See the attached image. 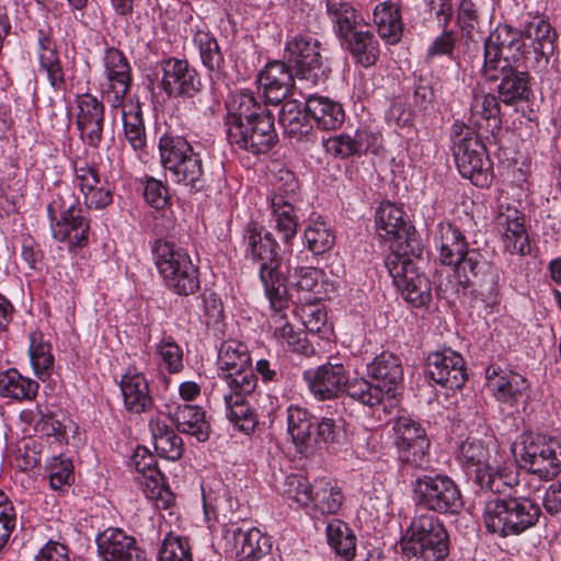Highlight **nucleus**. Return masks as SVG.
I'll list each match as a JSON object with an SVG mask.
<instances>
[{
  "label": "nucleus",
  "instance_id": "f257e3e1",
  "mask_svg": "<svg viewBox=\"0 0 561 561\" xmlns=\"http://www.w3.org/2000/svg\"><path fill=\"white\" fill-rule=\"evenodd\" d=\"M523 57L520 34L507 24L497 25L484 42L482 76L490 82L500 81L499 99L506 105L527 101L531 93L528 73L514 66Z\"/></svg>",
  "mask_w": 561,
  "mask_h": 561
},
{
  "label": "nucleus",
  "instance_id": "f03ea898",
  "mask_svg": "<svg viewBox=\"0 0 561 561\" xmlns=\"http://www.w3.org/2000/svg\"><path fill=\"white\" fill-rule=\"evenodd\" d=\"M225 126L228 141L253 154L266 153L277 141L273 115L251 91L231 94Z\"/></svg>",
  "mask_w": 561,
  "mask_h": 561
},
{
  "label": "nucleus",
  "instance_id": "7ed1b4c3",
  "mask_svg": "<svg viewBox=\"0 0 561 561\" xmlns=\"http://www.w3.org/2000/svg\"><path fill=\"white\" fill-rule=\"evenodd\" d=\"M51 236L69 250L85 247L89 241L90 218L80 204V197L68 185H59L47 205Z\"/></svg>",
  "mask_w": 561,
  "mask_h": 561
},
{
  "label": "nucleus",
  "instance_id": "20e7f679",
  "mask_svg": "<svg viewBox=\"0 0 561 561\" xmlns=\"http://www.w3.org/2000/svg\"><path fill=\"white\" fill-rule=\"evenodd\" d=\"M488 134L474 130L465 122L455 121L450 127V150L460 175L476 186L488 187L493 181L492 163L482 138Z\"/></svg>",
  "mask_w": 561,
  "mask_h": 561
},
{
  "label": "nucleus",
  "instance_id": "39448f33",
  "mask_svg": "<svg viewBox=\"0 0 561 561\" xmlns=\"http://www.w3.org/2000/svg\"><path fill=\"white\" fill-rule=\"evenodd\" d=\"M540 515V506L530 497L494 496L485 500L482 517L489 533L505 538L534 527Z\"/></svg>",
  "mask_w": 561,
  "mask_h": 561
},
{
  "label": "nucleus",
  "instance_id": "423d86ee",
  "mask_svg": "<svg viewBox=\"0 0 561 561\" xmlns=\"http://www.w3.org/2000/svg\"><path fill=\"white\" fill-rule=\"evenodd\" d=\"M154 265L168 289L188 296L199 289L198 268L188 252L174 243L157 239L151 247Z\"/></svg>",
  "mask_w": 561,
  "mask_h": 561
},
{
  "label": "nucleus",
  "instance_id": "0eeeda50",
  "mask_svg": "<svg viewBox=\"0 0 561 561\" xmlns=\"http://www.w3.org/2000/svg\"><path fill=\"white\" fill-rule=\"evenodd\" d=\"M158 148L161 164L175 183L195 192L204 188L203 160L187 139L165 133L160 137Z\"/></svg>",
  "mask_w": 561,
  "mask_h": 561
},
{
  "label": "nucleus",
  "instance_id": "6e6552de",
  "mask_svg": "<svg viewBox=\"0 0 561 561\" xmlns=\"http://www.w3.org/2000/svg\"><path fill=\"white\" fill-rule=\"evenodd\" d=\"M245 257L259 262V279L264 296L287 289L285 277L280 271L282 259L277 253L278 243L271 232L262 236V229L255 221H250L243 230Z\"/></svg>",
  "mask_w": 561,
  "mask_h": 561
},
{
  "label": "nucleus",
  "instance_id": "1a4fd4ad",
  "mask_svg": "<svg viewBox=\"0 0 561 561\" xmlns=\"http://www.w3.org/2000/svg\"><path fill=\"white\" fill-rule=\"evenodd\" d=\"M401 545L408 556L421 557L425 561H443L450 549L444 523L432 514L414 516L401 538Z\"/></svg>",
  "mask_w": 561,
  "mask_h": 561
},
{
  "label": "nucleus",
  "instance_id": "9d476101",
  "mask_svg": "<svg viewBox=\"0 0 561 561\" xmlns=\"http://www.w3.org/2000/svg\"><path fill=\"white\" fill-rule=\"evenodd\" d=\"M412 493L417 507L438 514L454 515L463 506L458 484L446 473L428 472L416 477Z\"/></svg>",
  "mask_w": 561,
  "mask_h": 561
},
{
  "label": "nucleus",
  "instance_id": "9b49d317",
  "mask_svg": "<svg viewBox=\"0 0 561 561\" xmlns=\"http://www.w3.org/2000/svg\"><path fill=\"white\" fill-rule=\"evenodd\" d=\"M385 266L401 297L411 308L428 307L432 301L431 280L425 274L419 272L410 255L391 250L385 259Z\"/></svg>",
  "mask_w": 561,
  "mask_h": 561
},
{
  "label": "nucleus",
  "instance_id": "f8f14e48",
  "mask_svg": "<svg viewBox=\"0 0 561 561\" xmlns=\"http://www.w3.org/2000/svg\"><path fill=\"white\" fill-rule=\"evenodd\" d=\"M285 57L295 68L298 83L316 87L324 83L331 68L323 60L320 43L309 34H296L286 41Z\"/></svg>",
  "mask_w": 561,
  "mask_h": 561
},
{
  "label": "nucleus",
  "instance_id": "ddd939ff",
  "mask_svg": "<svg viewBox=\"0 0 561 561\" xmlns=\"http://www.w3.org/2000/svg\"><path fill=\"white\" fill-rule=\"evenodd\" d=\"M515 457L523 469L549 481L561 473V443L542 435L523 436L515 448Z\"/></svg>",
  "mask_w": 561,
  "mask_h": 561
},
{
  "label": "nucleus",
  "instance_id": "4468645a",
  "mask_svg": "<svg viewBox=\"0 0 561 561\" xmlns=\"http://www.w3.org/2000/svg\"><path fill=\"white\" fill-rule=\"evenodd\" d=\"M270 304L268 329L272 337L285 352L296 353L309 356L314 350L309 343L305 332L295 330L288 319V293L282 289L276 293L265 295Z\"/></svg>",
  "mask_w": 561,
  "mask_h": 561
},
{
  "label": "nucleus",
  "instance_id": "2eb2a0df",
  "mask_svg": "<svg viewBox=\"0 0 561 561\" xmlns=\"http://www.w3.org/2000/svg\"><path fill=\"white\" fill-rule=\"evenodd\" d=\"M160 89L171 99H192L203 89L199 72L186 59L168 57L160 61Z\"/></svg>",
  "mask_w": 561,
  "mask_h": 561
},
{
  "label": "nucleus",
  "instance_id": "dca6fc26",
  "mask_svg": "<svg viewBox=\"0 0 561 561\" xmlns=\"http://www.w3.org/2000/svg\"><path fill=\"white\" fill-rule=\"evenodd\" d=\"M103 66L106 78L103 96L111 107L119 108L131 88V68L124 54L114 47L105 49Z\"/></svg>",
  "mask_w": 561,
  "mask_h": 561
},
{
  "label": "nucleus",
  "instance_id": "f3484780",
  "mask_svg": "<svg viewBox=\"0 0 561 561\" xmlns=\"http://www.w3.org/2000/svg\"><path fill=\"white\" fill-rule=\"evenodd\" d=\"M347 370L341 363L328 362L302 373L309 392L319 401L339 398L347 387Z\"/></svg>",
  "mask_w": 561,
  "mask_h": 561
},
{
  "label": "nucleus",
  "instance_id": "a211bd4d",
  "mask_svg": "<svg viewBox=\"0 0 561 561\" xmlns=\"http://www.w3.org/2000/svg\"><path fill=\"white\" fill-rule=\"evenodd\" d=\"M485 385L496 402L510 408L517 405L529 388L526 377L495 364L485 368Z\"/></svg>",
  "mask_w": 561,
  "mask_h": 561
},
{
  "label": "nucleus",
  "instance_id": "6ab92c4d",
  "mask_svg": "<svg viewBox=\"0 0 561 561\" xmlns=\"http://www.w3.org/2000/svg\"><path fill=\"white\" fill-rule=\"evenodd\" d=\"M222 536L230 546V551L247 561H259L271 553L272 537L256 527L243 529L239 526H225Z\"/></svg>",
  "mask_w": 561,
  "mask_h": 561
},
{
  "label": "nucleus",
  "instance_id": "aec40b11",
  "mask_svg": "<svg viewBox=\"0 0 561 561\" xmlns=\"http://www.w3.org/2000/svg\"><path fill=\"white\" fill-rule=\"evenodd\" d=\"M297 82L291 69L280 60L267 62L257 76V83L266 102L273 104H278L295 90H299V93L305 95L302 90L307 87L302 83L297 85Z\"/></svg>",
  "mask_w": 561,
  "mask_h": 561
},
{
  "label": "nucleus",
  "instance_id": "412c9836",
  "mask_svg": "<svg viewBox=\"0 0 561 561\" xmlns=\"http://www.w3.org/2000/svg\"><path fill=\"white\" fill-rule=\"evenodd\" d=\"M426 367L428 378L444 388L460 389L467 378L462 356L451 348L430 354Z\"/></svg>",
  "mask_w": 561,
  "mask_h": 561
},
{
  "label": "nucleus",
  "instance_id": "4be33fe9",
  "mask_svg": "<svg viewBox=\"0 0 561 561\" xmlns=\"http://www.w3.org/2000/svg\"><path fill=\"white\" fill-rule=\"evenodd\" d=\"M495 226L502 236L504 248L510 254L526 255L529 253L530 244L522 211L512 206H501L495 218Z\"/></svg>",
  "mask_w": 561,
  "mask_h": 561
},
{
  "label": "nucleus",
  "instance_id": "5701e85b",
  "mask_svg": "<svg viewBox=\"0 0 561 561\" xmlns=\"http://www.w3.org/2000/svg\"><path fill=\"white\" fill-rule=\"evenodd\" d=\"M77 126L80 137L93 148H98L103 138L104 105L95 95L84 93L77 96Z\"/></svg>",
  "mask_w": 561,
  "mask_h": 561
},
{
  "label": "nucleus",
  "instance_id": "b1692460",
  "mask_svg": "<svg viewBox=\"0 0 561 561\" xmlns=\"http://www.w3.org/2000/svg\"><path fill=\"white\" fill-rule=\"evenodd\" d=\"M514 30L520 34L524 44L523 59H530L533 55L536 62L542 59L547 61L553 54L556 33L548 21L534 16L524 25L523 31Z\"/></svg>",
  "mask_w": 561,
  "mask_h": 561
},
{
  "label": "nucleus",
  "instance_id": "393cba45",
  "mask_svg": "<svg viewBox=\"0 0 561 561\" xmlns=\"http://www.w3.org/2000/svg\"><path fill=\"white\" fill-rule=\"evenodd\" d=\"M95 541L98 553L104 561H141L144 558L136 539L119 528H106Z\"/></svg>",
  "mask_w": 561,
  "mask_h": 561
},
{
  "label": "nucleus",
  "instance_id": "a878e982",
  "mask_svg": "<svg viewBox=\"0 0 561 561\" xmlns=\"http://www.w3.org/2000/svg\"><path fill=\"white\" fill-rule=\"evenodd\" d=\"M123 404L130 414L149 412L153 405L149 382L145 375L136 369H127L119 382Z\"/></svg>",
  "mask_w": 561,
  "mask_h": 561
},
{
  "label": "nucleus",
  "instance_id": "bb28decb",
  "mask_svg": "<svg viewBox=\"0 0 561 561\" xmlns=\"http://www.w3.org/2000/svg\"><path fill=\"white\" fill-rule=\"evenodd\" d=\"M502 455L494 447L491 449L481 439L468 437L461 442L457 450V460L469 473H483L485 469L497 468V459Z\"/></svg>",
  "mask_w": 561,
  "mask_h": 561
},
{
  "label": "nucleus",
  "instance_id": "cd10ccee",
  "mask_svg": "<svg viewBox=\"0 0 561 561\" xmlns=\"http://www.w3.org/2000/svg\"><path fill=\"white\" fill-rule=\"evenodd\" d=\"M433 242L443 265L459 263L469 248L466 237L450 221H439L433 230Z\"/></svg>",
  "mask_w": 561,
  "mask_h": 561
},
{
  "label": "nucleus",
  "instance_id": "c85d7f7f",
  "mask_svg": "<svg viewBox=\"0 0 561 561\" xmlns=\"http://www.w3.org/2000/svg\"><path fill=\"white\" fill-rule=\"evenodd\" d=\"M36 57L38 61V72L46 76L50 87L55 91L65 89V70L51 36L44 30L37 34Z\"/></svg>",
  "mask_w": 561,
  "mask_h": 561
},
{
  "label": "nucleus",
  "instance_id": "c756f323",
  "mask_svg": "<svg viewBox=\"0 0 561 561\" xmlns=\"http://www.w3.org/2000/svg\"><path fill=\"white\" fill-rule=\"evenodd\" d=\"M474 130L494 135L502 126L500 105L494 94L477 92L472 95L468 123Z\"/></svg>",
  "mask_w": 561,
  "mask_h": 561
},
{
  "label": "nucleus",
  "instance_id": "7c9ffc66",
  "mask_svg": "<svg viewBox=\"0 0 561 561\" xmlns=\"http://www.w3.org/2000/svg\"><path fill=\"white\" fill-rule=\"evenodd\" d=\"M193 44L197 48L202 65L206 68L210 80L218 78L225 66V57L216 36L205 23L194 25L192 28Z\"/></svg>",
  "mask_w": 561,
  "mask_h": 561
},
{
  "label": "nucleus",
  "instance_id": "2f4dec72",
  "mask_svg": "<svg viewBox=\"0 0 561 561\" xmlns=\"http://www.w3.org/2000/svg\"><path fill=\"white\" fill-rule=\"evenodd\" d=\"M203 507L207 519L211 517L216 520L221 516L230 520V514H233L239 507L238 499L232 494L230 486L221 480H215L211 484H202Z\"/></svg>",
  "mask_w": 561,
  "mask_h": 561
},
{
  "label": "nucleus",
  "instance_id": "473e14b6",
  "mask_svg": "<svg viewBox=\"0 0 561 561\" xmlns=\"http://www.w3.org/2000/svg\"><path fill=\"white\" fill-rule=\"evenodd\" d=\"M295 201H285L279 195H267L266 203L270 210V221L280 240L288 244L296 237L299 219Z\"/></svg>",
  "mask_w": 561,
  "mask_h": 561
},
{
  "label": "nucleus",
  "instance_id": "72a5a7b5",
  "mask_svg": "<svg viewBox=\"0 0 561 561\" xmlns=\"http://www.w3.org/2000/svg\"><path fill=\"white\" fill-rule=\"evenodd\" d=\"M169 415L181 433L195 437L197 442L208 439L209 423L203 408L190 403L176 404L169 407Z\"/></svg>",
  "mask_w": 561,
  "mask_h": 561
},
{
  "label": "nucleus",
  "instance_id": "f704fd0d",
  "mask_svg": "<svg viewBox=\"0 0 561 561\" xmlns=\"http://www.w3.org/2000/svg\"><path fill=\"white\" fill-rule=\"evenodd\" d=\"M301 255L302 252L300 255L287 260V280L297 293L305 294L301 299L310 302L317 298L316 295L319 293L321 287L320 279L322 277V272L313 266L301 265Z\"/></svg>",
  "mask_w": 561,
  "mask_h": 561
},
{
  "label": "nucleus",
  "instance_id": "c9c22d12",
  "mask_svg": "<svg viewBox=\"0 0 561 561\" xmlns=\"http://www.w3.org/2000/svg\"><path fill=\"white\" fill-rule=\"evenodd\" d=\"M304 96H306V110L318 128L335 130L341 127L345 113L339 102L318 94H305Z\"/></svg>",
  "mask_w": 561,
  "mask_h": 561
},
{
  "label": "nucleus",
  "instance_id": "e433bc0d",
  "mask_svg": "<svg viewBox=\"0 0 561 561\" xmlns=\"http://www.w3.org/2000/svg\"><path fill=\"white\" fill-rule=\"evenodd\" d=\"M367 374L374 382L381 383L390 397H394V392L403 379L400 358L388 352H382L367 364Z\"/></svg>",
  "mask_w": 561,
  "mask_h": 561
},
{
  "label": "nucleus",
  "instance_id": "4c0bfd02",
  "mask_svg": "<svg viewBox=\"0 0 561 561\" xmlns=\"http://www.w3.org/2000/svg\"><path fill=\"white\" fill-rule=\"evenodd\" d=\"M287 434L297 453L305 454L311 447L314 416L304 407L290 404L286 409Z\"/></svg>",
  "mask_w": 561,
  "mask_h": 561
},
{
  "label": "nucleus",
  "instance_id": "58836bf2",
  "mask_svg": "<svg viewBox=\"0 0 561 561\" xmlns=\"http://www.w3.org/2000/svg\"><path fill=\"white\" fill-rule=\"evenodd\" d=\"M375 226L383 239H405L409 230L407 215L391 202L381 203L375 211Z\"/></svg>",
  "mask_w": 561,
  "mask_h": 561
},
{
  "label": "nucleus",
  "instance_id": "ea45409f",
  "mask_svg": "<svg viewBox=\"0 0 561 561\" xmlns=\"http://www.w3.org/2000/svg\"><path fill=\"white\" fill-rule=\"evenodd\" d=\"M36 380L23 376L16 368L0 371V397L15 402L33 401L38 393Z\"/></svg>",
  "mask_w": 561,
  "mask_h": 561
},
{
  "label": "nucleus",
  "instance_id": "a19ab883",
  "mask_svg": "<svg viewBox=\"0 0 561 561\" xmlns=\"http://www.w3.org/2000/svg\"><path fill=\"white\" fill-rule=\"evenodd\" d=\"M27 352L34 375L42 381L47 380L53 375L55 357L51 343L42 331L28 333Z\"/></svg>",
  "mask_w": 561,
  "mask_h": 561
},
{
  "label": "nucleus",
  "instance_id": "79ce46f5",
  "mask_svg": "<svg viewBox=\"0 0 561 561\" xmlns=\"http://www.w3.org/2000/svg\"><path fill=\"white\" fill-rule=\"evenodd\" d=\"M374 23L379 36L390 45L400 42L403 33L401 11L397 3L387 0L374 9Z\"/></svg>",
  "mask_w": 561,
  "mask_h": 561
},
{
  "label": "nucleus",
  "instance_id": "37998d69",
  "mask_svg": "<svg viewBox=\"0 0 561 561\" xmlns=\"http://www.w3.org/2000/svg\"><path fill=\"white\" fill-rule=\"evenodd\" d=\"M149 430L152 436L156 453L171 461L179 460L183 454L182 438L162 420L154 416L149 420Z\"/></svg>",
  "mask_w": 561,
  "mask_h": 561
},
{
  "label": "nucleus",
  "instance_id": "c03bdc74",
  "mask_svg": "<svg viewBox=\"0 0 561 561\" xmlns=\"http://www.w3.org/2000/svg\"><path fill=\"white\" fill-rule=\"evenodd\" d=\"M308 115L306 103L304 104L297 100H287L282 105L278 121L289 138L301 140L312 130Z\"/></svg>",
  "mask_w": 561,
  "mask_h": 561
},
{
  "label": "nucleus",
  "instance_id": "a18cd8bd",
  "mask_svg": "<svg viewBox=\"0 0 561 561\" xmlns=\"http://www.w3.org/2000/svg\"><path fill=\"white\" fill-rule=\"evenodd\" d=\"M511 461H505L503 456L497 459V468L485 469L483 473H478L476 482L481 489L493 493L494 496H512L508 491L517 483V476L512 469Z\"/></svg>",
  "mask_w": 561,
  "mask_h": 561
},
{
  "label": "nucleus",
  "instance_id": "49530a36",
  "mask_svg": "<svg viewBox=\"0 0 561 561\" xmlns=\"http://www.w3.org/2000/svg\"><path fill=\"white\" fill-rule=\"evenodd\" d=\"M344 501V495L337 483L329 478L316 479L313 482L312 503L308 510L314 514H336Z\"/></svg>",
  "mask_w": 561,
  "mask_h": 561
},
{
  "label": "nucleus",
  "instance_id": "de8ad7c7",
  "mask_svg": "<svg viewBox=\"0 0 561 561\" xmlns=\"http://www.w3.org/2000/svg\"><path fill=\"white\" fill-rule=\"evenodd\" d=\"M343 45L352 55L354 61L364 68L374 66L380 55L379 42L375 34L368 30H359L351 34Z\"/></svg>",
  "mask_w": 561,
  "mask_h": 561
},
{
  "label": "nucleus",
  "instance_id": "09e8293b",
  "mask_svg": "<svg viewBox=\"0 0 561 561\" xmlns=\"http://www.w3.org/2000/svg\"><path fill=\"white\" fill-rule=\"evenodd\" d=\"M256 383L257 377L250 368L239 371L219 373V382L216 387L222 400H228V397L234 400L237 397L238 399H248L255 390Z\"/></svg>",
  "mask_w": 561,
  "mask_h": 561
},
{
  "label": "nucleus",
  "instance_id": "8fccbe9b",
  "mask_svg": "<svg viewBox=\"0 0 561 561\" xmlns=\"http://www.w3.org/2000/svg\"><path fill=\"white\" fill-rule=\"evenodd\" d=\"M327 541L344 561H352L356 554V536L341 519H332L325 527Z\"/></svg>",
  "mask_w": 561,
  "mask_h": 561
},
{
  "label": "nucleus",
  "instance_id": "3c124183",
  "mask_svg": "<svg viewBox=\"0 0 561 561\" xmlns=\"http://www.w3.org/2000/svg\"><path fill=\"white\" fill-rule=\"evenodd\" d=\"M327 10L331 18L334 32L342 42L350 37L351 34L359 31L358 26L362 22V18L350 3L328 0Z\"/></svg>",
  "mask_w": 561,
  "mask_h": 561
},
{
  "label": "nucleus",
  "instance_id": "603ef678",
  "mask_svg": "<svg viewBox=\"0 0 561 561\" xmlns=\"http://www.w3.org/2000/svg\"><path fill=\"white\" fill-rule=\"evenodd\" d=\"M217 365L220 373L250 369L251 356L248 346L236 340L222 342L218 351Z\"/></svg>",
  "mask_w": 561,
  "mask_h": 561
},
{
  "label": "nucleus",
  "instance_id": "864d4df0",
  "mask_svg": "<svg viewBox=\"0 0 561 561\" xmlns=\"http://www.w3.org/2000/svg\"><path fill=\"white\" fill-rule=\"evenodd\" d=\"M304 239L307 248L314 255H320L333 248L335 232L328 221L318 216L316 219H310L305 228Z\"/></svg>",
  "mask_w": 561,
  "mask_h": 561
},
{
  "label": "nucleus",
  "instance_id": "5fc2aeb1",
  "mask_svg": "<svg viewBox=\"0 0 561 561\" xmlns=\"http://www.w3.org/2000/svg\"><path fill=\"white\" fill-rule=\"evenodd\" d=\"M344 392L352 400L369 408L379 405L383 398L388 396V390L382 388L381 383H376L364 377L347 378V387H345Z\"/></svg>",
  "mask_w": 561,
  "mask_h": 561
},
{
  "label": "nucleus",
  "instance_id": "6e6d98bb",
  "mask_svg": "<svg viewBox=\"0 0 561 561\" xmlns=\"http://www.w3.org/2000/svg\"><path fill=\"white\" fill-rule=\"evenodd\" d=\"M222 401L226 416L234 428L248 435L252 433L257 424V415L248 399H238L237 397L233 400L228 397V400Z\"/></svg>",
  "mask_w": 561,
  "mask_h": 561
},
{
  "label": "nucleus",
  "instance_id": "4d7b16f0",
  "mask_svg": "<svg viewBox=\"0 0 561 561\" xmlns=\"http://www.w3.org/2000/svg\"><path fill=\"white\" fill-rule=\"evenodd\" d=\"M133 465L139 474L137 480L141 484L151 488L152 491L158 489L162 481V474L157 467L154 456L146 448H138L133 456Z\"/></svg>",
  "mask_w": 561,
  "mask_h": 561
},
{
  "label": "nucleus",
  "instance_id": "13d9d810",
  "mask_svg": "<svg viewBox=\"0 0 561 561\" xmlns=\"http://www.w3.org/2000/svg\"><path fill=\"white\" fill-rule=\"evenodd\" d=\"M121 108L125 138L137 156L140 157L147 145L140 111L126 112L125 104Z\"/></svg>",
  "mask_w": 561,
  "mask_h": 561
},
{
  "label": "nucleus",
  "instance_id": "bf43d9fd",
  "mask_svg": "<svg viewBox=\"0 0 561 561\" xmlns=\"http://www.w3.org/2000/svg\"><path fill=\"white\" fill-rule=\"evenodd\" d=\"M282 494L296 502L298 506L308 510L312 503L313 483H310L308 478L301 474L287 476L283 483Z\"/></svg>",
  "mask_w": 561,
  "mask_h": 561
},
{
  "label": "nucleus",
  "instance_id": "052dcab7",
  "mask_svg": "<svg viewBox=\"0 0 561 561\" xmlns=\"http://www.w3.org/2000/svg\"><path fill=\"white\" fill-rule=\"evenodd\" d=\"M46 471L53 490L62 491L73 482L72 461L61 454L53 456L47 460Z\"/></svg>",
  "mask_w": 561,
  "mask_h": 561
},
{
  "label": "nucleus",
  "instance_id": "680f3d73",
  "mask_svg": "<svg viewBox=\"0 0 561 561\" xmlns=\"http://www.w3.org/2000/svg\"><path fill=\"white\" fill-rule=\"evenodd\" d=\"M154 355L160 366H163L170 374L180 373L183 365V351L173 337H163L154 346Z\"/></svg>",
  "mask_w": 561,
  "mask_h": 561
},
{
  "label": "nucleus",
  "instance_id": "e2e57ef3",
  "mask_svg": "<svg viewBox=\"0 0 561 561\" xmlns=\"http://www.w3.org/2000/svg\"><path fill=\"white\" fill-rule=\"evenodd\" d=\"M158 561H193L188 538L169 533L161 542Z\"/></svg>",
  "mask_w": 561,
  "mask_h": 561
},
{
  "label": "nucleus",
  "instance_id": "0e129e2a",
  "mask_svg": "<svg viewBox=\"0 0 561 561\" xmlns=\"http://www.w3.org/2000/svg\"><path fill=\"white\" fill-rule=\"evenodd\" d=\"M397 450L408 447L410 443L427 437L422 424L410 416H399L393 425Z\"/></svg>",
  "mask_w": 561,
  "mask_h": 561
},
{
  "label": "nucleus",
  "instance_id": "69168bd1",
  "mask_svg": "<svg viewBox=\"0 0 561 561\" xmlns=\"http://www.w3.org/2000/svg\"><path fill=\"white\" fill-rule=\"evenodd\" d=\"M451 266H454L459 274V283L465 285L469 283V274L478 276L489 266V262L478 249L468 248L462 253L459 263H455Z\"/></svg>",
  "mask_w": 561,
  "mask_h": 561
},
{
  "label": "nucleus",
  "instance_id": "338daca9",
  "mask_svg": "<svg viewBox=\"0 0 561 561\" xmlns=\"http://www.w3.org/2000/svg\"><path fill=\"white\" fill-rule=\"evenodd\" d=\"M34 433L47 437L51 444L62 447L68 442L66 425L51 413L41 414L34 425Z\"/></svg>",
  "mask_w": 561,
  "mask_h": 561
},
{
  "label": "nucleus",
  "instance_id": "774afa93",
  "mask_svg": "<svg viewBox=\"0 0 561 561\" xmlns=\"http://www.w3.org/2000/svg\"><path fill=\"white\" fill-rule=\"evenodd\" d=\"M71 167L73 184L81 194L101 183L98 168L89 163L85 159L76 157L71 162Z\"/></svg>",
  "mask_w": 561,
  "mask_h": 561
}]
</instances>
